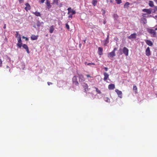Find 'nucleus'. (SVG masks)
Masks as SVG:
<instances>
[{
    "label": "nucleus",
    "mask_w": 157,
    "mask_h": 157,
    "mask_svg": "<svg viewBox=\"0 0 157 157\" xmlns=\"http://www.w3.org/2000/svg\"><path fill=\"white\" fill-rule=\"evenodd\" d=\"M123 53L126 56H128V52H129V50L126 47H124L123 48Z\"/></svg>",
    "instance_id": "obj_6"
},
{
    "label": "nucleus",
    "mask_w": 157,
    "mask_h": 157,
    "mask_svg": "<svg viewBox=\"0 0 157 157\" xmlns=\"http://www.w3.org/2000/svg\"><path fill=\"white\" fill-rule=\"evenodd\" d=\"M45 3L47 5L48 9H49L51 7L50 2L48 0L46 1Z\"/></svg>",
    "instance_id": "obj_19"
},
{
    "label": "nucleus",
    "mask_w": 157,
    "mask_h": 157,
    "mask_svg": "<svg viewBox=\"0 0 157 157\" xmlns=\"http://www.w3.org/2000/svg\"><path fill=\"white\" fill-rule=\"evenodd\" d=\"M113 1H114L113 0H110V2L111 3H112L113 2Z\"/></svg>",
    "instance_id": "obj_44"
},
{
    "label": "nucleus",
    "mask_w": 157,
    "mask_h": 157,
    "mask_svg": "<svg viewBox=\"0 0 157 157\" xmlns=\"http://www.w3.org/2000/svg\"><path fill=\"white\" fill-rule=\"evenodd\" d=\"M143 11H145L147 13L146 14H143V17H148V14H150L151 13V10H143Z\"/></svg>",
    "instance_id": "obj_8"
},
{
    "label": "nucleus",
    "mask_w": 157,
    "mask_h": 157,
    "mask_svg": "<svg viewBox=\"0 0 157 157\" xmlns=\"http://www.w3.org/2000/svg\"><path fill=\"white\" fill-rule=\"evenodd\" d=\"M54 30V26L52 25L50 26V29H49V32L52 33Z\"/></svg>",
    "instance_id": "obj_24"
},
{
    "label": "nucleus",
    "mask_w": 157,
    "mask_h": 157,
    "mask_svg": "<svg viewBox=\"0 0 157 157\" xmlns=\"http://www.w3.org/2000/svg\"><path fill=\"white\" fill-rule=\"evenodd\" d=\"M4 29H6V24H4V25L3 27Z\"/></svg>",
    "instance_id": "obj_43"
},
{
    "label": "nucleus",
    "mask_w": 157,
    "mask_h": 157,
    "mask_svg": "<svg viewBox=\"0 0 157 157\" xmlns=\"http://www.w3.org/2000/svg\"><path fill=\"white\" fill-rule=\"evenodd\" d=\"M2 66V61L1 59H0V67H1Z\"/></svg>",
    "instance_id": "obj_38"
},
{
    "label": "nucleus",
    "mask_w": 157,
    "mask_h": 157,
    "mask_svg": "<svg viewBox=\"0 0 157 157\" xmlns=\"http://www.w3.org/2000/svg\"><path fill=\"white\" fill-rule=\"evenodd\" d=\"M155 26L156 27V28H155V30H157V25H156V26Z\"/></svg>",
    "instance_id": "obj_45"
},
{
    "label": "nucleus",
    "mask_w": 157,
    "mask_h": 157,
    "mask_svg": "<svg viewBox=\"0 0 157 157\" xmlns=\"http://www.w3.org/2000/svg\"><path fill=\"white\" fill-rule=\"evenodd\" d=\"M117 50V48H115L113 49V51L107 54V57L109 58H112L115 56V52Z\"/></svg>",
    "instance_id": "obj_2"
},
{
    "label": "nucleus",
    "mask_w": 157,
    "mask_h": 157,
    "mask_svg": "<svg viewBox=\"0 0 157 157\" xmlns=\"http://www.w3.org/2000/svg\"><path fill=\"white\" fill-rule=\"evenodd\" d=\"M22 46L23 48L26 50V51H27V53L29 54L30 53L29 51V49H28V47L27 45L23 44V45H22Z\"/></svg>",
    "instance_id": "obj_14"
},
{
    "label": "nucleus",
    "mask_w": 157,
    "mask_h": 157,
    "mask_svg": "<svg viewBox=\"0 0 157 157\" xmlns=\"http://www.w3.org/2000/svg\"><path fill=\"white\" fill-rule=\"evenodd\" d=\"M149 4L151 7H153L154 6L153 2L151 1H149Z\"/></svg>",
    "instance_id": "obj_30"
},
{
    "label": "nucleus",
    "mask_w": 157,
    "mask_h": 157,
    "mask_svg": "<svg viewBox=\"0 0 157 157\" xmlns=\"http://www.w3.org/2000/svg\"><path fill=\"white\" fill-rule=\"evenodd\" d=\"M22 38L23 39H25V40H26V41H28V38L24 36H22Z\"/></svg>",
    "instance_id": "obj_37"
},
{
    "label": "nucleus",
    "mask_w": 157,
    "mask_h": 157,
    "mask_svg": "<svg viewBox=\"0 0 157 157\" xmlns=\"http://www.w3.org/2000/svg\"><path fill=\"white\" fill-rule=\"evenodd\" d=\"M143 10H150L149 9H143Z\"/></svg>",
    "instance_id": "obj_48"
},
{
    "label": "nucleus",
    "mask_w": 157,
    "mask_h": 157,
    "mask_svg": "<svg viewBox=\"0 0 157 157\" xmlns=\"http://www.w3.org/2000/svg\"><path fill=\"white\" fill-rule=\"evenodd\" d=\"M114 17L115 19H117L118 17V15L117 14H114Z\"/></svg>",
    "instance_id": "obj_35"
},
{
    "label": "nucleus",
    "mask_w": 157,
    "mask_h": 157,
    "mask_svg": "<svg viewBox=\"0 0 157 157\" xmlns=\"http://www.w3.org/2000/svg\"><path fill=\"white\" fill-rule=\"evenodd\" d=\"M68 18H72V15L75 13V10H68Z\"/></svg>",
    "instance_id": "obj_7"
},
{
    "label": "nucleus",
    "mask_w": 157,
    "mask_h": 157,
    "mask_svg": "<svg viewBox=\"0 0 157 157\" xmlns=\"http://www.w3.org/2000/svg\"><path fill=\"white\" fill-rule=\"evenodd\" d=\"M155 30L151 29H148L147 31L148 32L152 35V37H155L156 36V32L155 31Z\"/></svg>",
    "instance_id": "obj_4"
},
{
    "label": "nucleus",
    "mask_w": 157,
    "mask_h": 157,
    "mask_svg": "<svg viewBox=\"0 0 157 157\" xmlns=\"http://www.w3.org/2000/svg\"><path fill=\"white\" fill-rule=\"evenodd\" d=\"M38 37V36L32 35H31L30 38H31V40H36L37 39Z\"/></svg>",
    "instance_id": "obj_18"
},
{
    "label": "nucleus",
    "mask_w": 157,
    "mask_h": 157,
    "mask_svg": "<svg viewBox=\"0 0 157 157\" xmlns=\"http://www.w3.org/2000/svg\"><path fill=\"white\" fill-rule=\"evenodd\" d=\"M85 64L86 65H87V66L95 65V64L94 63H87L86 62H85Z\"/></svg>",
    "instance_id": "obj_23"
},
{
    "label": "nucleus",
    "mask_w": 157,
    "mask_h": 157,
    "mask_svg": "<svg viewBox=\"0 0 157 157\" xmlns=\"http://www.w3.org/2000/svg\"><path fill=\"white\" fill-rule=\"evenodd\" d=\"M104 45L105 46H106L107 44L109 43V35H107L106 39L104 40Z\"/></svg>",
    "instance_id": "obj_13"
},
{
    "label": "nucleus",
    "mask_w": 157,
    "mask_h": 157,
    "mask_svg": "<svg viewBox=\"0 0 157 157\" xmlns=\"http://www.w3.org/2000/svg\"><path fill=\"white\" fill-rule=\"evenodd\" d=\"M59 0H53V2L52 3V4H55L57 5L58 3Z\"/></svg>",
    "instance_id": "obj_27"
},
{
    "label": "nucleus",
    "mask_w": 157,
    "mask_h": 157,
    "mask_svg": "<svg viewBox=\"0 0 157 157\" xmlns=\"http://www.w3.org/2000/svg\"><path fill=\"white\" fill-rule=\"evenodd\" d=\"M115 1L118 4H120L121 2V0H115Z\"/></svg>",
    "instance_id": "obj_33"
},
{
    "label": "nucleus",
    "mask_w": 157,
    "mask_h": 157,
    "mask_svg": "<svg viewBox=\"0 0 157 157\" xmlns=\"http://www.w3.org/2000/svg\"><path fill=\"white\" fill-rule=\"evenodd\" d=\"M5 40L6 41H7V39L6 38H5Z\"/></svg>",
    "instance_id": "obj_46"
},
{
    "label": "nucleus",
    "mask_w": 157,
    "mask_h": 157,
    "mask_svg": "<svg viewBox=\"0 0 157 157\" xmlns=\"http://www.w3.org/2000/svg\"><path fill=\"white\" fill-rule=\"evenodd\" d=\"M45 0H40V2H41V3H43L44 2Z\"/></svg>",
    "instance_id": "obj_39"
},
{
    "label": "nucleus",
    "mask_w": 157,
    "mask_h": 157,
    "mask_svg": "<svg viewBox=\"0 0 157 157\" xmlns=\"http://www.w3.org/2000/svg\"><path fill=\"white\" fill-rule=\"evenodd\" d=\"M156 10H157V7L156 8Z\"/></svg>",
    "instance_id": "obj_52"
},
{
    "label": "nucleus",
    "mask_w": 157,
    "mask_h": 157,
    "mask_svg": "<svg viewBox=\"0 0 157 157\" xmlns=\"http://www.w3.org/2000/svg\"><path fill=\"white\" fill-rule=\"evenodd\" d=\"M82 86H83V88H84L85 92H86L88 90V85L86 83H83V85H82Z\"/></svg>",
    "instance_id": "obj_12"
},
{
    "label": "nucleus",
    "mask_w": 157,
    "mask_h": 157,
    "mask_svg": "<svg viewBox=\"0 0 157 157\" xmlns=\"http://www.w3.org/2000/svg\"><path fill=\"white\" fill-rule=\"evenodd\" d=\"M33 13L36 16H40V13L39 12H37V11H36L35 12H33Z\"/></svg>",
    "instance_id": "obj_25"
},
{
    "label": "nucleus",
    "mask_w": 157,
    "mask_h": 157,
    "mask_svg": "<svg viewBox=\"0 0 157 157\" xmlns=\"http://www.w3.org/2000/svg\"><path fill=\"white\" fill-rule=\"evenodd\" d=\"M105 101L106 102L109 103L110 102V99L108 98H105L104 99Z\"/></svg>",
    "instance_id": "obj_31"
},
{
    "label": "nucleus",
    "mask_w": 157,
    "mask_h": 157,
    "mask_svg": "<svg viewBox=\"0 0 157 157\" xmlns=\"http://www.w3.org/2000/svg\"><path fill=\"white\" fill-rule=\"evenodd\" d=\"M115 92H116L117 93V95H118V96L119 97V98H122V91L119 90L118 89H116V90H115Z\"/></svg>",
    "instance_id": "obj_9"
},
{
    "label": "nucleus",
    "mask_w": 157,
    "mask_h": 157,
    "mask_svg": "<svg viewBox=\"0 0 157 157\" xmlns=\"http://www.w3.org/2000/svg\"><path fill=\"white\" fill-rule=\"evenodd\" d=\"M98 54L101 56L102 55V48L101 47H98Z\"/></svg>",
    "instance_id": "obj_20"
},
{
    "label": "nucleus",
    "mask_w": 157,
    "mask_h": 157,
    "mask_svg": "<svg viewBox=\"0 0 157 157\" xmlns=\"http://www.w3.org/2000/svg\"><path fill=\"white\" fill-rule=\"evenodd\" d=\"M95 89H96V92H97V93H98V94H101L100 91V90H99L98 88H97L96 87H95Z\"/></svg>",
    "instance_id": "obj_32"
},
{
    "label": "nucleus",
    "mask_w": 157,
    "mask_h": 157,
    "mask_svg": "<svg viewBox=\"0 0 157 157\" xmlns=\"http://www.w3.org/2000/svg\"><path fill=\"white\" fill-rule=\"evenodd\" d=\"M72 82L75 86H78L79 85V83L77 81V77L76 76H74L72 78Z\"/></svg>",
    "instance_id": "obj_5"
},
{
    "label": "nucleus",
    "mask_w": 157,
    "mask_h": 157,
    "mask_svg": "<svg viewBox=\"0 0 157 157\" xmlns=\"http://www.w3.org/2000/svg\"><path fill=\"white\" fill-rule=\"evenodd\" d=\"M86 76L87 78H92V77L90 75L87 74L86 75Z\"/></svg>",
    "instance_id": "obj_34"
},
{
    "label": "nucleus",
    "mask_w": 157,
    "mask_h": 157,
    "mask_svg": "<svg viewBox=\"0 0 157 157\" xmlns=\"http://www.w3.org/2000/svg\"><path fill=\"white\" fill-rule=\"evenodd\" d=\"M154 0L157 4V0Z\"/></svg>",
    "instance_id": "obj_49"
},
{
    "label": "nucleus",
    "mask_w": 157,
    "mask_h": 157,
    "mask_svg": "<svg viewBox=\"0 0 157 157\" xmlns=\"http://www.w3.org/2000/svg\"><path fill=\"white\" fill-rule=\"evenodd\" d=\"M78 77L79 82H83L86 80V78L82 74H78Z\"/></svg>",
    "instance_id": "obj_3"
},
{
    "label": "nucleus",
    "mask_w": 157,
    "mask_h": 157,
    "mask_svg": "<svg viewBox=\"0 0 157 157\" xmlns=\"http://www.w3.org/2000/svg\"><path fill=\"white\" fill-rule=\"evenodd\" d=\"M25 6L26 7L25 8V10H30V9L31 7L29 3H26Z\"/></svg>",
    "instance_id": "obj_21"
},
{
    "label": "nucleus",
    "mask_w": 157,
    "mask_h": 157,
    "mask_svg": "<svg viewBox=\"0 0 157 157\" xmlns=\"http://www.w3.org/2000/svg\"><path fill=\"white\" fill-rule=\"evenodd\" d=\"M141 21H142V22L144 24H145L147 22V21H146V19L145 18H142Z\"/></svg>",
    "instance_id": "obj_28"
},
{
    "label": "nucleus",
    "mask_w": 157,
    "mask_h": 157,
    "mask_svg": "<svg viewBox=\"0 0 157 157\" xmlns=\"http://www.w3.org/2000/svg\"><path fill=\"white\" fill-rule=\"evenodd\" d=\"M71 8H69L67 9V10H71Z\"/></svg>",
    "instance_id": "obj_47"
},
{
    "label": "nucleus",
    "mask_w": 157,
    "mask_h": 157,
    "mask_svg": "<svg viewBox=\"0 0 157 157\" xmlns=\"http://www.w3.org/2000/svg\"><path fill=\"white\" fill-rule=\"evenodd\" d=\"M145 42H146V44H147L148 45H149L150 46H151L153 44H152V42H151V41L150 40H147L145 41Z\"/></svg>",
    "instance_id": "obj_16"
},
{
    "label": "nucleus",
    "mask_w": 157,
    "mask_h": 157,
    "mask_svg": "<svg viewBox=\"0 0 157 157\" xmlns=\"http://www.w3.org/2000/svg\"><path fill=\"white\" fill-rule=\"evenodd\" d=\"M97 0H93L92 1V3L94 6H95L97 3Z\"/></svg>",
    "instance_id": "obj_26"
},
{
    "label": "nucleus",
    "mask_w": 157,
    "mask_h": 157,
    "mask_svg": "<svg viewBox=\"0 0 157 157\" xmlns=\"http://www.w3.org/2000/svg\"><path fill=\"white\" fill-rule=\"evenodd\" d=\"M108 88H109V90H113L114 88H115V86H114V84H111L109 85Z\"/></svg>",
    "instance_id": "obj_15"
},
{
    "label": "nucleus",
    "mask_w": 157,
    "mask_h": 157,
    "mask_svg": "<svg viewBox=\"0 0 157 157\" xmlns=\"http://www.w3.org/2000/svg\"><path fill=\"white\" fill-rule=\"evenodd\" d=\"M16 37L17 39V47L20 48L22 47V40L20 35L19 34L18 32H16Z\"/></svg>",
    "instance_id": "obj_1"
},
{
    "label": "nucleus",
    "mask_w": 157,
    "mask_h": 157,
    "mask_svg": "<svg viewBox=\"0 0 157 157\" xmlns=\"http://www.w3.org/2000/svg\"><path fill=\"white\" fill-rule=\"evenodd\" d=\"M106 23V21H104V24H105Z\"/></svg>",
    "instance_id": "obj_51"
},
{
    "label": "nucleus",
    "mask_w": 157,
    "mask_h": 157,
    "mask_svg": "<svg viewBox=\"0 0 157 157\" xmlns=\"http://www.w3.org/2000/svg\"><path fill=\"white\" fill-rule=\"evenodd\" d=\"M136 33H134L133 34H131L130 36H129L128 37V38L130 39H135L136 38Z\"/></svg>",
    "instance_id": "obj_11"
},
{
    "label": "nucleus",
    "mask_w": 157,
    "mask_h": 157,
    "mask_svg": "<svg viewBox=\"0 0 157 157\" xmlns=\"http://www.w3.org/2000/svg\"><path fill=\"white\" fill-rule=\"evenodd\" d=\"M52 82H48V86H49L50 85H52Z\"/></svg>",
    "instance_id": "obj_40"
},
{
    "label": "nucleus",
    "mask_w": 157,
    "mask_h": 157,
    "mask_svg": "<svg viewBox=\"0 0 157 157\" xmlns=\"http://www.w3.org/2000/svg\"><path fill=\"white\" fill-rule=\"evenodd\" d=\"M146 55L147 56H149L151 55V52L150 50V48L148 47L146 50Z\"/></svg>",
    "instance_id": "obj_10"
},
{
    "label": "nucleus",
    "mask_w": 157,
    "mask_h": 157,
    "mask_svg": "<svg viewBox=\"0 0 157 157\" xmlns=\"http://www.w3.org/2000/svg\"><path fill=\"white\" fill-rule=\"evenodd\" d=\"M104 80L105 81L109 77V75L106 72L104 73Z\"/></svg>",
    "instance_id": "obj_17"
},
{
    "label": "nucleus",
    "mask_w": 157,
    "mask_h": 157,
    "mask_svg": "<svg viewBox=\"0 0 157 157\" xmlns=\"http://www.w3.org/2000/svg\"><path fill=\"white\" fill-rule=\"evenodd\" d=\"M130 3L128 2H127L125 3V4L124 5V7L125 8L127 9L128 7V6L129 5Z\"/></svg>",
    "instance_id": "obj_29"
},
{
    "label": "nucleus",
    "mask_w": 157,
    "mask_h": 157,
    "mask_svg": "<svg viewBox=\"0 0 157 157\" xmlns=\"http://www.w3.org/2000/svg\"><path fill=\"white\" fill-rule=\"evenodd\" d=\"M133 90L134 92H135V94H136L137 93V88L136 86L135 85L133 86Z\"/></svg>",
    "instance_id": "obj_22"
},
{
    "label": "nucleus",
    "mask_w": 157,
    "mask_h": 157,
    "mask_svg": "<svg viewBox=\"0 0 157 157\" xmlns=\"http://www.w3.org/2000/svg\"><path fill=\"white\" fill-rule=\"evenodd\" d=\"M66 27L67 29H69V26L67 24H66Z\"/></svg>",
    "instance_id": "obj_36"
},
{
    "label": "nucleus",
    "mask_w": 157,
    "mask_h": 157,
    "mask_svg": "<svg viewBox=\"0 0 157 157\" xmlns=\"http://www.w3.org/2000/svg\"><path fill=\"white\" fill-rule=\"evenodd\" d=\"M86 39L84 40V43H86Z\"/></svg>",
    "instance_id": "obj_50"
},
{
    "label": "nucleus",
    "mask_w": 157,
    "mask_h": 157,
    "mask_svg": "<svg viewBox=\"0 0 157 157\" xmlns=\"http://www.w3.org/2000/svg\"><path fill=\"white\" fill-rule=\"evenodd\" d=\"M104 69H105V71H107L108 70V68L107 67H105Z\"/></svg>",
    "instance_id": "obj_41"
},
{
    "label": "nucleus",
    "mask_w": 157,
    "mask_h": 157,
    "mask_svg": "<svg viewBox=\"0 0 157 157\" xmlns=\"http://www.w3.org/2000/svg\"><path fill=\"white\" fill-rule=\"evenodd\" d=\"M18 1L20 3H21L23 2V0H18Z\"/></svg>",
    "instance_id": "obj_42"
}]
</instances>
